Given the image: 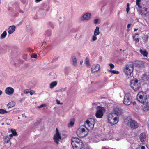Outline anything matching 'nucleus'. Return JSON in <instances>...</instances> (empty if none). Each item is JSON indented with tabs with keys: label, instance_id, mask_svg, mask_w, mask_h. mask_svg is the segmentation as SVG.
I'll use <instances>...</instances> for the list:
<instances>
[{
	"label": "nucleus",
	"instance_id": "obj_19",
	"mask_svg": "<svg viewBox=\"0 0 149 149\" xmlns=\"http://www.w3.org/2000/svg\"><path fill=\"white\" fill-rule=\"evenodd\" d=\"M146 134L144 133H142L140 134L139 139L143 143L144 142L145 140Z\"/></svg>",
	"mask_w": 149,
	"mask_h": 149
},
{
	"label": "nucleus",
	"instance_id": "obj_48",
	"mask_svg": "<svg viewBox=\"0 0 149 149\" xmlns=\"http://www.w3.org/2000/svg\"><path fill=\"white\" fill-rule=\"evenodd\" d=\"M2 94V91L1 90H0V95H1Z\"/></svg>",
	"mask_w": 149,
	"mask_h": 149
},
{
	"label": "nucleus",
	"instance_id": "obj_53",
	"mask_svg": "<svg viewBox=\"0 0 149 149\" xmlns=\"http://www.w3.org/2000/svg\"><path fill=\"white\" fill-rule=\"evenodd\" d=\"M1 125H4V123H1Z\"/></svg>",
	"mask_w": 149,
	"mask_h": 149
},
{
	"label": "nucleus",
	"instance_id": "obj_13",
	"mask_svg": "<svg viewBox=\"0 0 149 149\" xmlns=\"http://www.w3.org/2000/svg\"><path fill=\"white\" fill-rule=\"evenodd\" d=\"M130 124L131 128L132 129H136L139 127V125L136 121L132 120L130 121Z\"/></svg>",
	"mask_w": 149,
	"mask_h": 149
},
{
	"label": "nucleus",
	"instance_id": "obj_3",
	"mask_svg": "<svg viewBox=\"0 0 149 149\" xmlns=\"http://www.w3.org/2000/svg\"><path fill=\"white\" fill-rule=\"evenodd\" d=\"M88 130L85 128L83 125L81 126L77 131V136L80 137H84L86 136L88 134Z\"/></svg>",
	"mask_w": 149,
	"mask_h": 149
},
{
	"label": "nucleus",
	"instance_id": "obj_41",
	"mask_svg": "<svg viewBox=\"0 0 149 149\" xmlns=\"http://www.w3.org/2000/svg\"><path fill=\"white\" fill-rule=\"evenodd\" d=\"M131 26V24H129L127 25V28H128L127 31H129L130 30V29H129L130 27Z\"/></svg>",
	"mask_w": 149,
	"mask_h": 149
},
{
	"label": "nucleus",
	"instance_id": "obj_35",
	"mask_svg": "<svg viewBox=\"0 0 149 149\" xmlns=\"http://www.w3.org/2000/svg\"><path fill=\"white\" fill-rule=\"evenodd\" d=\"M109 65L111 69V70L113 69L114 67V65L112 63L109 64Z\"/></svg>",
	"mask_w": 149,
	"mask_h": 149
},
{
	"label": "nucleus",
	"instance_id": "obj_28",
	"mask_svg": "<svg viewBox=\"0 0 149 149\" xmlns=\"http://www.w3.org/2000/svg\"><path fill=\"white\" fill-rule=\"evenodd\" d=\"M14 106L13 103L10 102L9 103L7 104V107L8 108L13 107Z\"/></svg>",
	"mask_w": 149,
	"mask_h": 149
},
{
	"label": "nucleus",
	"instance_id": "obj_24",
	"mask_svg": "<svg viewBox=\"0 0 149 149\" xmlns=\"http://www.w3.org/2000/svg\"><path fill=\"white\" fill-rule=\"evenodd\" d=\"M138 34H136L135 35H134L133 36V38L134 40L136 42H138L139 41V40L137 37H136V35H138Z\"/></svg>",
	"mask_w": 149,
	"mask_h": 149
},
{
	"label": "nucleus",
	"instance_id": "obj_10",
	"mask_svg": "<svg viewBox=\"0 0 149 149\" xmlns=\"http://www.w3.org/2000/svg\"><path fill=\"white\" fill-rule=\"evenodd\" d=\"M97 109L95 116L97 118H100L102 117L103 113L105 111V109L104 107L98 106L97 107Z\"/></svg>",
	"mask_w": 149,
	"mask_h": 149
},
{
	"label": "nucleus",
	"instance_id": "obj_40",
	"mask_svg": "<svg viewBox=\"0 0 149 149\" xmlns=\"http://www.w3.org/2000/svg\"><path fill=\"white\" fill-rule=\"evenodd\" d=\"M56 101L57 104H62V103H60V101L58 100H56Z\"/></svg>",
	"mask_w": 149,
	"mask_h": 149
},
{
	"label": "nucleus",
	"instance_id": "obj_5",
	"mask_svg": "<svg viewBox=\"0 0 149 149\" xmlns=\"http://www.w3.org/2000/svg\"><path fill=\"white\" fill-rule=\"evenodd\" d=\"M141 1V0H136V5L138 6V7L140 9L141 15L144 16H145L147 14V8L145 7V6L140 3V2Z\"/></svg>",
	"mask_w": 149,
	"mask_h": 149
},
{
	"label": "nucleus",
	"instance_id": "obj_34",
	"mask_svg": "<svg viewBox=\"0 0 149 149\" xmlns=\"http://www.w3.org/2000/svg\"><path fill=\"white\" fill-rule=\"evenodd\" d=\"M29 89H26L24 90V93L25 94L29 93Z\"/></svg>",
	"mask_w": 149,
	"mask_h": 149
},
{
	"label": "nucleus",
	"instance_id": "obj_16",
	"mask_svg": "<svg viewBox=\"0 0 149 149\" xmlns=\"http://www.w3.org/2000/svg\"><path fill=\"white\" fill-rule=\"evenodd\" d=\"M6 94L8 95H11L14 92V89L10 87H7L5 91Z\"/></svg>",
	"mask_w": 149,
	"mask_h": 149
},
{
	"label": "nucleus",
	"instance_id": "obj_20",
	"mask_svg": "<svg viewBox=\"0 0 149 149\" xmlns=\"http://www.w3.org/2000/svg\"><path fill=\"white\" fill-rule=\"evenodd\" d=\"M140 52L144 56L147 57L148 54L147 51L144 49H140Z\"/></svg>",
	"mask_w": 149,
	"mask_h": 149
},
{
	"label": "nucleus",
	"instance_id": "obj_23",
	"mask_svg": "<svg viewBox=\"0 0 149 149\" xmlns=\"http://www.w3.org/2000/svg\"><path fill=\"white\" fill-rule=\"evenodd\" d=\"M57 82L56 81H54L53 82H52L50 84V88H53L54 86H56L57 84Z\"/></svg>",
	"mask_w": 149,
	"mask_h": 149
},
{
	"label": "nucleus",
	"instance_id": "obj_18",
	"mask_svg": "<svg viewBox=\"0 0 149 149\" xmlns=\"http://www.w3.org/2000/svg\"><path fill=\"white\" fill-rule=\"evenodd\" d=\"M15 27L14 26H10L8 29V31L9 34L12 33L15 31Z\"/></svg>",
	"mask_w": 149,
	"mask_h": 149
},
{
	"label": "nucleus",
	"instance_id": "obj_38",
	"mask_svg": "<svg viewBox=\"0 0 149 149\" xmlns=\"http://www.w3.org/2000/svg\"><path fill=\"white\" fill-rule=\"evenodd\" d=\"M37 57V55L36 54H33L32 56H31L32 58H36Z\"/></svg>",
	"mask_w": 149,
	"mask_h": 149
},
{
	"label": "nucleus",
	"instance_id": "obj_42",
	"mask_svg": "<svg viewBox=\"0 0 149 149\" xmlns=\"http://www.w3.org/2000/svg\"><path fill=\"white\" fill-rule=\"evenodd\" d=\"M130 8L129 7H127L126 8V11L127 13H128V12L129 11Z\"/></svg>",
	"mask_w": 149,
	"mask_h": 149
},
{
	"label": "nucleus",
	"instance_id": "obj_56",
	"mask_svg": "<svg viewBox=\"0 0 149 149\" xmlns=\"http://www.w3.org/2000/svg\"><path fill=\"white\" fill-rule=\"evenodd\" d=\"M147 78H148L147 79V80H148V79H149V77H147Z\"/></svg>",
	"mask_w": 149,
	"mask_h": 149
},
{
	"label": "nucleus",
	"instance_id": "obj_29",
	"mask_svg": "<svg viewBox=\"0 0 149 149\" xmlns=\"http://www.w3.org/2000/svg\"><path fill=\"white\" fill-rule=\"evenodd\" d=\"M12 134L14 136H16L17 133L15 129H12L10 130Z\"/></svg>",
	"mask_w": 149,
	"mask_h": 149
},
{
	"label": "nucleus",
	"instance_id": "obj_17",
	"mask_svg": "<svg viewBox=\"0 0 149 149\" xmlns=\"http://www.w3.org/2000/svg\"><path fill=\"white\" fill-rule=\"evenodd\" d=\"M142 109L145 111H148L149 110V103L147 102L142 103Z\"/></svg>",
	"mask_w": 149,
	"mask_h": 149
},
{
	"label": "nucleus",
	"instance_id": "obj_31",
	"mask_svg": "<svg viewBox=\"0 0 149 149\" xmlns=\"http://www.w3.org/2000/svg\"><path fill=\"white\" fill-rule=\"evenodd\" d=\"M108 71L109 72L112 73L113 74H119V72L116 70H108Z\"/></svg>",
	"mask_w": 149,
	"mask_h": 149
},
{
	"label": "nucleus",
	"instance_id": "obj_47",
	"mask_svg": "<svg viewBox=\"0 0 149 149\" xmlns=\"http://www.w3.org/2000/svg\"><path fill=\"white\" fill-rule=\"evenodd\" d=\"M42 0H35V2H38L42 1Z\"/></svg>",
	"mask_w": 149,
	"mask_h": 149
},
{
	"label": "nucleus",
	"instance_id": "obj_52",
	"mask_svg": "<svg viewBox=\"0 0 149 149\" xmlns=\"http://www.w3.org/2000/svg\"><path fill=\"white\" fill-rule=\"evenodd\" d=\"M138 29H135L134 31H136Z\"/></svg>",
	"mask_w": 149,
	"mask_h": 149
},
{
	"label": "nucleus",
	"instance_id": "obj_7",
	"mask_svg": "<svg viewBox=\"0 0 149 149\" xmlns=\"http://www.w3.org/2000/svg\"><path fill=\"white\" fill-rule=\"evenodd\" d=\"M130 86L135 91L138 90L141 87V85L137 79H134L131 81Z\"/></svg>",
	"mask_w": 149,
	"mask_h": 149
},
{
	"label": "nucleus",
	"instance_id": "obj_49",
	"mask_svg": "<svg viewBox=\"0 0 149 149\" xmlns=\"http://www.w3.org/2000/svg\"><path fill=\"white\" fill-rule=\"evenodd\" d=\"M130 4L129 3L127 4V7H129Z\"/></svg>",
	"mask_w": 149,
	"mask_h": 149
},
{
	"label": "nucleus",
	"instance_id": "obj_11",
	"mask_svg": "<svg viewBox=\"0 0 149 149\" xmlns=\"http://www.w3.org/2000/svg\"><path fill=\"white\" fill-rule=\"evenodd\" d=\"M91 17V14L90 13H87L84 14L81 18V21H88L89 20Z\"/></svg>",
	"mask_w": 149,
	"mask_h": 149
},
{
	"label": "nucleus",
	"instance_id": "obj_6",
	"mask_svg": "<svg viewBox=\"0 0 149 149\" xmlns=\"http://www.w3.org/2000/svg\"><path fill=\"white\" fill-rule=\"evenodd\" d=\"M147 98V96L146 94L143 91L139 92L137 96L138 100L141 103L145 102Z\"/></svg>",
	"mask_w": 149,
	"mask_h": 149
},
{
	"label": "nucleus",
	"instance_id": "obj_4",
	"mask_svg": "<svg viewBox=\"0 0 149 149\" xmlns=\"http://www.w3.org/2000/svg\"><path fill=\"white\" fill-rule=\"evenodd\" d=\"M94 122L95 120L93 118L88 119L84 122V125L88 131L89 130H91L93 128L95 124Z\"/></svg>",
	"mask_w": 149,
	"mask_h": 149
},
{
	"label": "nucleus",
	"instance_id": "obj_33",
	"mask_svg": "<svg viewBox=\"0 0 149 149\" xmlns=\"http://www.w3.org/2000/svg\"><path fill=\"white\" fill-rule=\"evenodd\" d=\"M86 63L87 66L90 65L89 61L88 58H86Z\"/></svg>",
	"mask_w": 149,
	"mask_h": 149
},
{
	"label": "nucleus",
	"instance_id": "obj_8",
	"mask_svg": "<svg viewBox=\"0 0 149 149\" xmlns=\"http://www.w3.org/2000/svg\"><path fill=\"white\" fill-rule=\"evenodd\" d=\"M133 67V65L132 63L131 64L126 65L124 70V72L125 73L128 75H131L134 70Z\"/></svg>",
	"mask_w": 149,
	"mask_h": 149
},
{
	"label": "nucleus",
	"instance_id": "obj_44",
	"mask_svg": "<svg viewBox=\"0 0 149 149\" xmlns=\"http://www.w3.org/2000/svg\"><path fill=\"white\" fill-rule=\"evenodd\" d=\"M45 106V104H43L41 105L40 106H39L38 107H39V108H41V107H43Z\"/></svg>",
	"mask_w": 149,
	"mask_h": 149
},
{
	"label": "nucleus",
	"instance_id": "obj_59",
	"mask_svg": "<svg viewBox=\"0 0 149 149\" xmlns=\"http://www.w3.org/2000/svg\"><path fill=\"white\" fill-rule=\"evenodd\" d=\"M120 51H121V50H122V49H120Z\"/></svg>",
	"mask_w": 149,
	"mask_h": 149
},
{
	"label": "nucleus",
	"instance_id": "obj_9",
	"mask_svg": "<svg viewBox=\"0 0 149 149\" xmlns=\"http://www.w3.org/2000/svg\"><path fill=\"white\" fill-rule=\"evenodd\" d=\"M132 98L129 93H126L124 96L123 100V103L124 104L129 105L132 103Z\"/></svg>",
	"mask_w": 149,
	"mask_h": 149
},
{
	"label": "nucleus",
	"instance_id": "obj_12",
	"mask_svg": "<svg viewBox=\"0 0 149 149\" xmlns=\"http://www.w3.org/2000/svg\"><path fill=\"white\" fill-rule=\"evenodd\" d=\"M133 64V66H134L138 68H141L144 66V63L141 61H136L133 63H132Z\"/></svg>",
	"mask_w": 149,
	"mask_h": 149
},
{
	"label": "nucleus",
	"instance_id": "obj_27",
	"mask_svg": "<svg viewBox=\"0 0 149 149\" xmlns=\"http://www.w3.org/2000/svg\"><path fill=\"white\" fill-rule=\"evenodd\" d=\"M97 35H95L94 34L92 36L91 41V42H94L97 39V37H96Z\"/></svg>",
	"mask_w": 149,
	"mask_h": 149
},
{
	"label": "nucleus",
	"instance_id": "obj_1",
	"mask_svg": "<svg viewBox=\"0 0 149 149\" xmlns=\"http://www.w3.org/2000/svg\"><path fill=\"white\" fill-rule=\"evenodd\" d=\"M121 113V109H115V112L110 113L108 115V122L111 125L116 124L119 120L118 116Z\"/></svg>",
	"mask_w": 149,
	"mask_h": 149
},
{
	"label": "nucleus",
	"instance_id": "obj_14",
	"mask_svg": "<svg viewBox=\"0 0 149 149\" xmlns=\"http://www.w3.org/2000/svg\"><path fill=\"white\" fill-rule=\"evenodd\" d=\"M100 68V65L98 64H95L93 65L91 68L92 73H95L98 71Z\"/></svg>",
	"mask_w": 149,
	"mask_h": 149
},
{
	"label": "nucleus",
	"instance_id": "obj_54",
	"mask_svg": "<svg viewBox=\"0 0 149 149\" xmlns=\"http://www.w3.org/2000/svg\"><path fill=\"white\" fill-rule=\"evenodd\" d=\"M62 89L63 90H65V88H63Z\"/></svg>",
	"mask_w": 149,
	"mask_h": 149
},
{
	"label": "nucleus",
	"instance_id": "obj_39",
	"mask_svg": "<svg viewBox=\"0 0 149 149\" xmlns=\"http://www.w3.org/2000/svg\"><path fill=\"white\" fill-rule=\"evenodd\" d=\"M34 93V91L32 90H31L30 89L29 93H30V94L31 95H32Z\"/></svg>",
	"mask_w": 149,
	"mask_h": 149
},
{
	"label": "nucleus",
	"instance_id": "obj_55",
	"mask_svg": "<svg viewBox=\"0 0 149 149\" xmlns=\"http://www.w3.org/2000/svg\"><path fill=\"white\" fill-rule=\"evenodd\" d=\"M124 52H125V50H123L122 51V52H123V53H124Z\"/></svg>",
	"mask_w": 149,
	"mask_h": 149
},
{
	"label": "nucleus",
	"instance_id": "obj_2",
	"mask_svg": "<svg viewBox=\"0 0 149 149\" xmlns=\"http://www.w3.org/2000/svg\"><path fill=\"white\" fill-rule=\"evenodd\" d=\"M71 144L74 149H81L82 147L83 143L79 139L73 137L71 139Z\"/></svg>",
	"mask_w": 149,
	"mask_h": 149
},
{
	"label": "nucleus",
	"instance_id": "obj_22",
	"mask_svg": "<svg viewBox=\"0 0 149 149\" xmlns=\"http://www.w3.org/2000/svg\"><path fill=\"white\" fill-rule=\"evenodd\" d=\"M100 34V31H99V28L97 26L96 28L95 29L94 32V34L95 35H99Z\"/></svg>",
	"mask_w": 149,
	"mask_h": 149
},
{
	"label": "nucleus",
	"instance_id": "obj_25",
	"mask_svg": "<svg viewBox=\"0 0 149 149\" xmlns=\"http://www.w3.org/2000/svg\"><path fill=\"white\" fill-rule=\"evenodd\" d=\"M7 33L6 31H4L3 33L1 35V39H3L6 36Z\"/></svg>",
	"mask_w": 149,
	"mask_h": 149
},
{
	"label": "nucleus",
	"instance_id": "obj_15",
	"mask_svg": "<svg viewBox=\"0 0 149 149\" xmlns=\"http://www.w3.org/2000/svg\"><path fill=\"white\" fill-rule=\"evenodd\" d=\"M56 133L55 134L54 139V142L57 144H58L59 140L61 138L60 135L59 133L58 132V130L57 128L56 129Z\"/></svg>",
	"mask_w": 149,
	"mask_h": 149
},
{
	"label": "nucleus",
	"instance_id": "obj_36",
	"mask_svg": "<svg viewBox=\"0 0 149 149\" xmlns=\"http://www.w3.org/2000/svg\"><path fill=\"white\" fill-rule=\"evenodd\" d=\"M99 21V19H95L94 20V23L95 24H97Z\"/></svg>",
	"mask_w": 149,
	"mask_h": 149
},
{
	"label": "nucleus",
	"instance_id": "obj_21",
	"mask_svg": "<svg viewBox=\"0 0 149 149\" xmlns=\"http://www.w3.org/2000/svg\"><path fill=\"white\" fill-rule=\"evenodd\" d=\"M72 59L73 65L74 66H76L77 64V61L76 56H73L72 57Z\"/></svg>",
	"mask_w": 149,
	"mask_h": 149
},
{
	"label": "nucleus",
	"instance_id": "obj_51",
	"mask_svg": "<svg viewBox=\"0 0 149 149\" xmlns=\"http://www.w3.org/2000/svg\"><path fill=\"white\" fill-rule=\"evenodd\" d=\"M136 104V102H133V105H135Z\"/></svg>",
	"mask_w": 149,
	"mask_h": 149
},
{
	"label": "nucleus",
	"instance_id": "obj_30",
	"mask_svg": "<svg viewBox=\"0 0 149 149\" xmlns=\"http://www.w3.org/2000/svg\"><path fill=\"white\" fill-rule=\"evenodd\" d=\"M5 143H7L9 142L10 139L8 136H6L4 137Z\"/></svg>",
	"mask_w": 149,
	"mask_h": 149
},
{
	"label": "nucleus",
	"instance_id": "obj_32",
	"mask_svg": "<svg viewBox=\"0 0 149 149\" xmlns=\"http://www.w3.org/2000/svg\"><path fill=\"white\" fill-rule=\"evenodd\" d=\"M51 31L50 30H47L46 32V35L47 36H49L51 35Z\"/></svg>",
	"mask_w": 149,
	"mask_h": 149
},
{
	"label": "nucleus",
	"instance_id": "obj_50",
	"mask_svg": "<svg viewBox=\"0 0 149 149\" xmlns=\"http://www.w3.org/2000/svg\"><path fill=\"white\" fill-rule=\"evenodd\" d=\"M83 61H82V60L80 62V64L81 65L82 64V63H83Z\"/></svg>",
	"mask_w": 149,
	"mask_h": 149
},
{
	"label": "nucleus",
	"instance_id": "obj_57",
	"mask_svg": "<svg viewBox=\"0 0 149 149\" xmlns=\"http://www.w3.org/2000/svg\"><path fill=\"white\" fill-rule=\"evenodd\" d=\"M105 140H106L107 139H105ZM103 141H104V139L103 140H102Z\"/></svg>",
	"mask_w": 149,
	"mask_h": 149
},
{
	"label": "nucleus",
	"instance_id": "obj_37",
	"mask_svg": "<svg viewBox=\"0 0 149 149\" xmlns=\"http://www.w3.org/2000/svg\"><path fill=\"white\" fill-rule=\"evenodd\" d=\"M74 124V122L73 121H71L70 122L69 125L70 126H72Z\"/></svg>",
	"mask_w": 149,
	"mask_h": 149
},
{
	"label": "nucleus",
	"instance_id": "obj_46",
	"mask_svg": "<svg viewBox=\"0 0 149 149\" xmlns=\"http://www.w3.org/2000/svg\"><path fill=\"white\" fill-rule=\"evenodd\" d=\"M139 149H146V148H145V146H142L141 148Z\"/></svg>",
	"mask_w": 149,
	"mask_h": 149
},
{
	"label": "nucleus",
	"instance_id": "obj_45",
	"mask_svg": "<svg viewBox=\"0 0 149 149\" xmlns=\"http://www.w3.org/2000/svg\"><path fill=\"white\" fill-rule=\"evenodd\" d=\"M13 136H14L13 135V134H10L9 135V137H10L9 138L10 139H11V138Z\"/></svg>",
	"mask_w": 149,
	"mask_h": 149
},
{
	"label": "nucleus",
	"instance_id": "obj_26",
	"mask_svg": "<svg viewBox=\"0 0 149 149\" xmlns=\"http://www.w3.org/2000/svg\"><path fill=\"white\" fill-rule=\"evenodd\" d=\"M9 111H8L6 110L2 109H0V114H3L5 113H8Z\"/></svg>",
	"mask_w": 149,
	"mask_h": 149
},
{
	"label": "nucleus",
	"instance_id": "obj_43",
	"mask_svg": "<svg viewBox=\"0 0 149 149\" xmlns=\"http://www.w3.org/2000/svg\"><path fill=\"white\" fill-rule=\"evenodd\" d=\"M25 99V98H22L20 100V101L21 102H22L23 101H24Z\"/></svg>",
	"mask_w": 149,
	"mask_h": 149
},
{
	"label": "nucleus",
	"instance_id": "obj_58",
	"mask_svg": "<svg viewBox=\"0 0 149 149\" xmlns=\"http://www.w3.org/2000/svg\"><path fill=\"white\" fill-rule=\"evenodd\" d=\"M18 118L19 119L20 118L19 117Z\"/></svg>",
	"mask_w": 149,
	"mask_h": 149
}]
</instances>
